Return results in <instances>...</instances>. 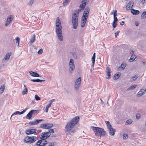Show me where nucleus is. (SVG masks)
Masks as SVG:
<instances>
[{"mask_svg": "<svg viewBox=\"0 0 146 146\" xmlns=\"http://www.w3.org/2000/svg\"><path fill=\"white\" fill-rule=\"evenodd\" d=\"M79 117L76 116L70 121L66 125L65 127V131L68 134H71V133L76 132L75 130L72 129L76 125L79 120Z\"/></svg>", "mask_w": 146, "mask_h": 146, "instance_id": "f257e3e1", "label": "nucleus"}, {"mask_svg": "<svg viewBox=\"0 0 146 146\" xmlns=\"http://www.w3.org/2000/svg\"><path fill=\"white\" fill-rule=\"evenodd\" d=\"M56 31L58 39L61 42L63 40V36L62 30V26L58 17L56 18Z\"/></svg>", "mask_w": 146, "mask_h": 146, "instance_id": "f03ea898", "label": "nucleus"}, {"mask_svg": "<svg viewBox=\"0 0 146 146\" xmlns=\"http://www.w3.org/2000/svg\"><path fill=\"white\" fill-rule=\"evenodd\" d=\"M92 127L95 133L96 136L100 137H101L102 136L104 137L105 135L106 132L102 128L94 126Z\"/></svg>", "mask_w": 146, "mask_h": 146, "instance_id": "7ed1b4c3", "label": "nucleus"}, {"mask_svg": "<svg viewBox=\"0 0 146 146\" xmlns=\"http://www.w3.org/2000/svg\"><path fill=\"white\" fill-rule=\"evenodd\" d=\"M79 13V11H77L76 13H72V24L73 28L74 29L77 28L78 25V16L76 15V13Z\"/></svg>", "mask_w": 146, "mask_h": 146, "instance_id": "20e7f679", "label": "nucleus"}, {"mask_svg": "<svg viewBox=\"0 0 146 146\" xmlns=\"http://www.w3.org/2000/svg\"><path fill=\"white\" fill-rule=\"evenodd\" d=\"M37 138L35 136L29 137L27 136L24 139V141L26 143H31L36 141Z\"/></svg>", "mask_w": 146, "mask_h": 146, "instance_id": "39448f33", "label": "nucleus"}, {"mask_svg": "<svg viewBox=\"0 0 146 146\" xmlns=\"http://www.w3.org/2000/svg\"><path fill=\"white\" fill-rule=\"evenodd\" d=\"M69 72L72 73L74 70L75 68V65L74 63V60L72 59L70 60L69 63Z\"/></svg>", "mask_w": 146, "mask_h": 146, "instance_id": "423d86ee", "label": "nucleus"}, {"mask_svg": "<svg viewBox=\"0 0 146 146\" xmlns=\"http://www.w3.org/2000/svg\"><path fill=\"white\" fill-rule=\"evenodd\" d=\"M81 82V78L79 77L77 78L75 83L74 88L76 90H78L80 86Z\"/></svg>", "mask_w": 146, "mask_h": 146, "instance_id": "0eeeda50", "label": "nucleus"}, {"mask_svg": "<svg viewBox=\"0 0 146 146\" xmlns=\"http://www.w3.org/2000/svg\"><path fill=\"white\" fill-rule=\"evenodd\" d=\"M36 129H30L26 130L25 131V133L27 135L32 134H33L35 135L37 134V133L36 132Z\"/></svg>", "mask_w": 146, "mask_h": 146, "instance_id": "6e6552de", "label": "nucleus"}, {"mask_svg": "<svg viewBox=\"0 0 146 146\" xmlns=\"http://www.w3.org/2000/svg\"><path fill=\"white\" fill-rule=\"evenodd\" d=\"M53 125V124L52 123H44L40 124V127L44 129H48L52 127Z\"/></svg>", "mask_w": 146, "mask_h": 146, "instance_id": "1a4fd4ad", "label": "nucleus"}, {"mask_svg": "<svg viewBox=\"0 0 146 146\" xmlns=\"http://www.w3.org/2000/svg\"><path fill=\"white\" fill-rule=\"evenodd\" d=\"M14 17L12 15H10L7 17V20L5 22V26L6 27L7 26L11 23L12 21L13 20Z\"/></svg>", "mask_w": 146, "mask_h": 146, "instance_id": "9d476101", "label": "nucleus"}, {"mask_svg": "<svg viewBox=\"0 0 146 146\" xmlns=\"http://www.w3.org/2000/svg\"><path fill=\"white\" fill-rule=\"evenodd\" d=\"M106 72L107 73V77L106 78L108 79H109L111 76V69L108 67H106Z\"/></svg>", "mask_w": 146, "mask_h": 146, "instance_id": "9b49d317", "label": "nucleus"}, {"mask_svg": "<svg viewBox=\"0 0 146 146\" xmlns=\"http://www.w3.org/2000/svg\"><path fill=\"white\" fill-rule=\"evenodd\" d=\"M50 135L49 133L48 132H43L41 133V139H46Z\"/></svg>", "mask_w": 146, "mask_h": 146, "instance_id": "f8f14e48", "label": "nucleus"}, {"mask_svg": "<svg viewBox=\"0 0 146 146\" xmlns=\"http://www.w3.org/2000/svg\"><path fill=\"white\" fill-rule=\"evenodd\" d=\"M43 120V119H36L35 121L29 122V124L30 125H34L38 124L40 122Z\"/></svg>", "mask_w": 146, "mask_h": 146, "instance_id": "ddd939ff", "label": "nucleus"}, {"mask_svg": "<svg viewBox=\"0 0 146 146\" xmlns=\"http://www.w3.org/2000/svg\"><path fill=\"white\" fill-rule=\"evenodd\" d=\"M108 129L110 135L111 136L114 135L116 131L115 129H114L112 126L111 127L108 128Z\"/></svg>", "mask_w": 146, "mask_h": 146, "instance_id": "4468645a", "label": "nucleus"}, {"mask_svg": "<svg viewBox=\"0 0 146 146\" xmlns=\"http://www.w3.org/2000/svg\"><path fill=\"white\" fill-rule=\"evenodd\" d=\"M11 53H7L6 55L5 56L3 60V62H5L7 61L9 59L11 56Z\"/></svg>", "mask_w": 146, "mask_h": 146, "instance_id": "2eb2a0df", "label": "nucleus"}, {"mask_svg": "<svg viewBox=\"0 0 146 146\" xmlns=\"http://www.w3.org/2000/svg\"><path fill=\"white\" fill-rule=\"evenodd\" d=\"M27 110V108H26L25 109L23 110L22 111L19 112V111H17L15 112L14 113L12 114V115H11V117L10 118V119L11 120V117L13 115H17L18 114H19V115L22 114L23 113H24L25 112V111H26Z\"/></svg>", "mask_w": 146, "mask_h": 146, "instance_id": "dca6fc26", "label": "nucleus"}, {"mask_svg": "<svg viewBox=\"0 0 146 146\" xmlns=\"http://www.w3.org/2000/svg\"><path fill=\"white\" fill-rule=\"evenodd\" d=\"M146 92V90H145L141 89L140 91L138 92L137 94V96L138 97L140 96L143 95Z\"/></svg>", "mask_w": 146, "mask_h": 146, "instance_id": "f3484780", "label": "nucleus"}, {"mask_svg": "<svg viewBox=\"0 0 146 146\" xmlns=\"http://www.w3.org/2000/svg\"><path fill=\"white\" fill-rule=\"evenodd\" d=\"M54 99H52L50 100V101L49 103L47 105L46 109L45 111L46 112H47L48 110V108L51 106V104L54 101Z\"/></svg>", "mask_w": 146, "mask_h": 146, "instance_id": "a211bd4d", "label": "nucleus"}, {"mask_svg": "<svg viewBox=\"0 0 146 146\" xmlns=\"http://www.w3.org/2000/svg\"><path fill=\"white\" fill-rule=\"evenodd\" d=\"M29 73H30V74L33 77H39V75L37 73L34 72H33L32 71H31L29 72Z\"/></svg>", "mask_w": 146, "mask_h": 146, "instance_id": "6ab92c4d", "label": "nucleus"}, {"mask_svg": "<svg viewBox=\"0 0 146 146\" xmlns=\"http://www.w3.org/2000/svg\"><path fill=\"white\" fill-rule=\"evenodd\" d=\"M133 4V3L132 1H130L127 5L126 8L127 10H130V7H132Z\"/></svg>", "mask_w": 146, "mask_h": 146, "instance_id": "aec40b11", "label": "nucleus"}, {"mask_svg": "<svg viewBox=\"0 0 146 146\" xmlns=\"http://www.w3.org/2000/svg\"><path fill=\"white\" fill-rule=\"evenodd\" d=\"M126 66V64L125 63H122L120 66L118 67V70H124Z\"/></svg>", "mask_w": 146, "mask_h": 146, "instance_id": "412c9836", "label": "nucleus"}, {"mask_svg": "<svg viewBox=\"0 0 146 146\" xmlns=\"http://www.w3.org/2000/svg\"><path fill=\"white\" fill-rule=\"evenodd\" d=\"M131 11L133 15H137L139 13V11L133 9H131Z\"/></svg>", "mask_w": 146, "mask_h": 146, "instance_id": "4be33fe9", "label": "nucleus"}, {"mask_svg": "<svg viewBox=\"0 0 146 146\" xmlns=\"http://www.w3.org/2000/svg\"><path fill=\"white\" fill-rule=\"evenodd\" d=\"M89 14H87L86 13H84L83 12V16L82 18L84 20H87V19L88 18Z\"/></svg>", "mask_w": 146, "mask_h": 146, "instance_id": "5701e85b", "label": "nucleus"}, {"mask_svg": "<svg viewBox=\"0 0 146 146\" xmlns=\"http://www.w3.org/2000/svg\"><path fill=\"white\" fill-rule=\"evenodd\" d=\"M96 58V53L94 52L93 54V56L92 58V67H93L94 66Z\"/></svg>", "mask_w": 146, "mask_h": 146, "instance_id": "b1692460", "label": "nucleus"}, {"mask_svg": "<svg viewBox=\"0 0 146 146\" xmlns=\"http://www.w3.org/2000/svg\"><path fill=\"white\" fill-rule=\"evenodd\" d=\"M31 111L28 113L26 116V118L27 119H30L32 115H33V112H32Z\"/></svg>", "mask_w": 146, "mask_h": 146, "instance_id": "393cba45", "label": "nucleus"}, {"mask_svg": "<svg viewBox=\"0 0 146 146\" xmlns=\"http://www.w3.org/2000/svg\"><path fill=\"white\" fill-rule=\"evenodd\" d=\"M35 34H33L31 37V40L30 41V44H32L35 41Z\"/></svg>", "mask_w": 146, "mask_h": 146, "instance_id": "a878e982", "label": "nucleus"}, {"mask_svg": "<svg viewBox=\"0 0 146 146\" xmlns=\"http://www.w3.org/2000/svg\"><path fill=\"white\" fill-rule=\"evenodd\" d=\"M121 74L120 73H116L113 77V79L114 80H116L118 79L119 77L120 76Z\"/></svg>", "mask_w": 146, "mask_h": 146, "instance_id": "bb28decb", "label": "nucleus"}, {"mask_svg": "<svg viewBox=\"0 0 146 146\" xmlns=\"http://www.w3.org/2000/svg\"><path fill=\"white\" fill-rule=\"evenodd\" d=\"M138 77V75H136L130 78V81L132 82L133 81L135 80Z\"/></svg>", "mask_w": 146, "mask_h": 146, "instance_id": "cd10ccee", "label": "nucleus"}, {"mask_svg": "<svg viewBox=\"0 0 146 146\" xmlns=\"http://www.w3.org/2000/svg\"><path fill=\"white\" fill-rule=\"evenodd\" d=\"M5 84H3L1 86L0 88V93L2 94L5 89Z\"/></svg>", "mask_w": 146, "mask_h": 146, "instance_id": "c85d7f7f", "label": "nucleus"}, {"mask_svg": "<svg viewBox=\"0 0 146 146\" xmlns=\"http://www.w3.org/2000/svg\"><path fill=\"white\" fill-rule=\"evenodd\" d=\"M136 58V56L135 55H132L129 59V61L132 62Z\"/></svg>", "mask_w": 146, "mask_h": 146, "instance_id": "c756f323", "label": "nucleus"}, {"mask_svg": "<svg viewBox=\"0 0 146 146\" xmlns=\"http://www.w3.org/2000/svg\"><path fill=\"white\" fill-rule=\"evenodd\" d=\"M83 19L82 18L81 23V27H83L84 26H85V24L86 22V20H83Z\"/></svg>", "mask_w": 146, "mask_h": 146, "instance_id": "7c9ffc66", "label": "nucleus"}, {"mask_svg": "<svg viewBox=\"0 0 146 146\" xmlns=\"http://www.w3.org/2000/svg\"><path fill=\"white\" fill-rule=\"evenodd\" d=\"M42 140L41 139L39 140L36 142V145L39 146H43V145H42Z\"/></svg>", "mask_w": 146, "mask_h": 146, "instance_id": "2f4dec72", "label": "nucleus"}, {"mask_svg": "<svg viewBox=\"0 0 146 146\" xmlns=\"http://www.w3.org/2000/svg\"><path fill=\"white\" fill-rule=\"evenodd\" d=\"M86 5V4L85 3H82V4L80 5L79 7L80 8H81V9H80V10H83L84 9Z\"/></svg>", "mask_w": 146, "mask_h": 146, "instance_id": "473e14b6", "label": "nucleus"}, {"mask_svg": "<svg viewBox=\"0 0 146 146\" xmlns=\"http://www.w3.org/2000/svg\"><path fill=\"white\" fill-rule=\"evenodd\" d=\"M15 40L16 41L15 42L17 43V46L19 47H20L19 46V41H20V38L19 37H17L15 39Z\"/></svg>", "mask_w": 146, "mask_h": 146, "instance_id": "72a5a7b5", "label": "nucleus"}, {"mask_svg": "<svg viewBox=\"0 0 146 146\" xmlns=\"http://www.w3.org/2000/svg\"><path fill=\"white\" fill-rule=\"evenodd\" d=\"M137 85H133L130 86L129 88H128L127 90H133L134 89H135Z\"/></svg>", "mask_w": 146, "mask_h": 146, "instance_id": "f704fd0d", "label": "nucleus"}, {"mask_svg": "<svg viewBox=\"0 0 146 146\" xmlns=\"http://www.w3.org/2000/svg\"><path fill=\"white\" fill-rule=\"evenodd\" d=\"M28 89L27 88H25L24 90L22 92V94L23 95H25L27 94Z\"/></svg>", "mask_w": 146, "mask_h": 146, "instance_id": "c9c22d12", "label": "nucleus"}, {"mask_svg": "<svg viewBox=\"0 0 146 146\" xmlns=\"http://www.w3.org/2000/svg\"><path fill=\"white\" fill-rule=\"evenodd\" d=\"M141 17L143 19L146 17V11H144L143 12L141 15Z\"/></svg>", "mask_w": 146, "mask_h": 146, "instance_id": "e433bc0d", "label": "nucleus"}, {"mask_svg": "<svg viewBox=\"0 0 146 146\" xmlns=\"http://www.w3.org/2000/svg\"><path fill=\"white\" fill-rule=\"evenodd\" d=\"M41 139L42 140V145H43V146H45L47 144V141L45 140L46 139Z\"/></svg>", "mask_w": 146, "mask_h": 146, "instance_id": "4c0bfd02", "label": "nucleus"}, {"mask_svg": "<svg viewBox=\"0 0 146 146\" xmlns=\"http://www.w3.org/2000/svg\"><path fill=\"white\" fill-rule=\"evenodd\" d=\"M106 123L107 127V128L108 127H111L112 126L110 124V122L108 121H106Z\"/></svg>", "mask_w": 146, "mask_h": 146, "instance_id": "58836bf2", "label": "nucleus"}, {"mask_svg": "<svg viewBox=\"0 0 146 146\" xmlns=\"http://www.w3.org/2000/svg\"><path fill=\"white\" fill-rule=\"evenodd\" d=\"M31 111H32V112H33V114L35 115L36 114L38 113L39 111L38 110H31Z\"/></svg>", "mask_w": 146, "mask_h": 146, "instance_id": "ea45409f", "label": "nucleus"}, {"mask_svg": "<svg viewBox=\"0 0 146 146\" xmlns=\"http://www.w3.org/2000/svg\"><path fill=\"white\" fill-rule=\"evenodd\" d=\"M132 121L131 119H129L127 120L126 122V124H130L132 122Z\"/></svg>", "mask_w": 146, "mask_h": 146, "instance_id": "a19ab883", "label": "nucleus"}, {"mask_svg": "<svg viewBox=\"0 0 146 146\" xmlns=\"http://www.w3.org/2000/svg\"><path fill=\"white\" fill-rule=\"evenodd\" d=\"M70 2L69 1H67L66 0H65L63 2V5H67Z\"/></svg>", "mask_w": 146, "mask_h": 146, "instance_id": "79ce46f5", "label": "nucleus"}, {"mask_svg": "<svg viewBox=\"0 0 146 146\" xmlns=\"http://www.w3.org/2000/svg\"><path fill=\"white\" fill-rule=\"evenodd\" d=\"M35 98L36 100H40V98L37 95H35Z\"/></svg>", "mask_w": 146, "mask_h": 146, "instance_id": "37998d69", "label": "nucleus"}, {"mask_svg": "<svg viewBox=\"0 0 146 146\" xmlns=\"http://www.w3.org/2000/svg\"><path fill=\"white\" fill-rule=\"evenodd\" d=\"M89 1V0H82V3H85L86 4Z\"/></svg>", "mask_w": 146, "mask_h": 146, "instance_id": "c03bdc74", "label": "nucleus"}, {"mask_svg": "<svg viewBox=\"0 0 146 146\" xmlns=\"http://www.w3.org/2000/svg\"><path fill=\"white\" fill-rule=\"evenodd\" d=\"M123 139H127L128 137L127 135L125 134H123Z\"/></svg>", "mask_w": 146, "mask_h": 146, "instance_id": "a18cd8bd", "label": "nucleus"}, {"mask_svg": "<svg viewBox=\"0 0 146 146\" xmlns=\"http://www.w3.org/2000/svg\"><path fill=\"white\" fill-rule=\"evenodd\" d=\"M117 25V23L116 22H113V27L114 28H115Z\"/></svg>", "mask_w": 146, "mask_h": 146, "instance_id": "49530a36", "label": "nucleus"}, {"mask_svg": "<svg viewBox=\"0 0 146 146\" xmlns=\"http://www.w3.org/2000/svg\"><path fill=\"white\" fill-rule=\"evenodd\" d=\"M43 52V50L41 48L39 50L38 52V53L40 54L42 53Z\"/></svg>", "mask_w": 146, "mask_h": 146, "instance_id": "de8ad7c7", "label": "nucleus"}, {"mask_svg": "<svg viewBox=\"0 0 146 146\" xmlns=\"http://www.w3.org/2000/svg\"><path fill=\"white\" fill-rule=\"evenodd\" d=\"M140 114L139 113H137L136 115V118L137 119H139L140 117Z\"/></svg>", "mask_w": 146, "mask_h": 146, "instance_id": "09e8293b", "label": "nucleus"}, {"mask_svg": "<svg viewBox=\"0 0 146 146\" xmlns=\"http://www.w3.org/2000/svg\"><path fill=\"white\" fill-rule=\"evenodd\" d=\"M84 11L89 12L90 8L88 6L86 7Z\"/></svg>", "mask_w": 146, "mask_h": 146, "instance_id": "8fccbe9b", "label": "nucleus"}, {"mask_svg": "<svg viewBox=\"0 0 146 146\" xmlns=\"http://www.w3.org/2000/svg\"><path fill=\"white\" fill-rule=\"evenodd\" d=\"M33 3V0H31L29 1V3H28V4L31 6Z\"/></svg>", "mask_w": 146, "mask_h": 146, "instance_id": "3c124183", "label": "nucleus"}, {"mask_svg": "<svg viewBox=\"0 0 146 146\" xmlns=\"http://www.w3.org/2000/svg\"><path fill=\"white\" fill-rule=\"evenodd\" d=\"M72 55L73 56L74 58H76L77 56L76 54L75 53H74V52L72 54Z\"/></svg>", "mask_w": 146, "mask_h": 146, "instance_id": "603ef678", "label": "nucleus"}, {"mask_svg": "<svg viewBox=\"0 0 146 146\" xmlns=\"http://www.w3.org/2000/svg\"><path fill=\"white\" fill-rule=\"evenodd\" d=\"M49 132H48V133H50H50H54V130L53 129H50L49 130Z\"/></svg>", "mask_w": 146, "mask_h": 146, "instance_id": "864d4df0", "label": "nucleus"}, {"mask_svg": "<svg viewBox=\"0 0 146 146\" xmlns=\"http://www.w3.org/2000/svg\"><path fill=\"white\" fill-rule=\"evenodd\" d=\"M49 143L50 144L48 146H54V142H52Z\"/></svg>", "mask_w": 146, "mask_h": 146, "instance_id": "5fc2aeb1", "label": "nucleus"}, {"mask_svg": "<svg viewBox=\"0 0 146 146\" xmlns=\"http://www.w3.org/2000/svg\"><path fill=\"white\" fill-rule=\"evenodd\" d=\"M38 79H31V80L32 81H33V82H38Z\"/></svg>", "mask_w": 146, "mask_h": 146, "instance_id": "6e6d98bb", "label": "nucleus"}, {"mask_svg": "<svg viewBox=\"0 0 146 146\" xmlns=\"http://www.w3.org/2000/svg\"><path fill=\"white\" fill-rule=\"evenodd\" d=\"M119 33V31H117V32H116L115 33V38L117 37V36Z\"/></svg>", "mask_w": 146, "mask_h": 146, "instance_id": "4d7b16f0", "label": "nucleus"}, {"mask_svg": "<svg viewBox=\"0 0 146 146\" xmlns=\"http://www.w3.org/2000/svg\"><path fill=\"white\" fill-rule=\"evenodd\" d=\"M118 21V19L117 18V17H114V20L113 21L114 22H116Z\"/></svg>", "mask_w": 146, "mask_h": 146, "instance_id": "13d9d810", "label": "nucleus"}, {"mask_svg": "<svg viewBox=\"0 0 146 146\" xmlns=\"http://www.w3.org/2000/svg\"><path fill=\"white\" fill-rule=\"evenodd\" d=\"M38 82H42L45 81L44 80H40L39 79H38Z\"/></svg>", "mask_w": 146, "mask_h": 146, "instance_id": "bf43d9fd", "label": "nucleus"}, {"mask_svg": "<svg viewBox=\"0 0 146 146\" xmlns=\"http://www.w3.org/2000/svg\"><path fill=\"white\" fill-rule=\"evenodd\" d=\"M113 13L114 17H116V16L117 15V13H114L113 12H112L111 15H112Z\"/></svg>", "mask_w": 146, "mask_h": 146, "instance_id": "052dcab7", "label": "nucleus"}, {"mask_svg": "<svg viewBox=\"0 0 146 146\" xmlns=\"http://www.w3.org/2000/svg\"><path fill=\"white\" fill-rule=\"evenodd\" d=\"M130 53L131 54H132V55H134V51L133 50L131 51L130 52Z\"/></svg>", "mask_w": 146, "mask_h": 146, "instance_id": "680f3d73", "label": "nucleus"}, {"mask_svg": "<svg viewBox=\"0 0 146 146\" xmlns=\"http://www.w3.org/2000/svg\"><path fill=\"white\" fill-rule=\"evenodd\" d=\"M141 2L143 4L145 2V0H142Z\"/></svg>", "mask_w": 146, "mask_h": 146, "instance_id": "e2e57ef3", "label": "nucleus"}, {"mask_svg": "<svg viewBox=\"0 0 146 146\" xmlns=\"http://www.w3.org/2000/svg\"><path fill=\"white\" fill-rule=\"evenodd\" d=\"M135 24L137 26L139 25V23L138 22L137 23V22H135Z\"/></svg>", "mask_w": 146, "mask_h": 146, "instance_id": "0e129e2a", "label": "nucleus"}, {"mask_svg": "<svg viewBox=\"0 0 146 146\" xmlns=\"http://www.w3.org/2000/svg\"><path fill=\"white\" fill-rule=\"evenodd\" d=\"M124 23V22L123 21H122L120 23V25H123Z\"/></svg>", "mask_w": 146, "mask_h": 146, "instance_id": "69168bd1", "label": "nucleus"}, {"mask_svg": "<svg viewBox=\"0 0 146 146\" xmlns=\"http://www.w3.org/2000/svg\"><path fill=\"white\" fill-rule=\"evenodd\" d=\"M84 13H86L87 14H89V12H88V11H84Z\"/></svg>", "mask_w": 146, "mask_h": 146, "instance_id": "338daca9", "label": "nucleus"}, {"mask_svg": "<svg viewBox=\"0 0 146 146\" xmlns=\"http://www.w3.org/2000/svg\"><path fill=\"white\" fill-rule=\"evenodd\" d=\"M142 64L143 65H145V62H143Z\"/></svg>", "mask_w": 146, "mask_h": 146, "instance_id": "774afa93", "label": "nucleus"}]
</instances>
